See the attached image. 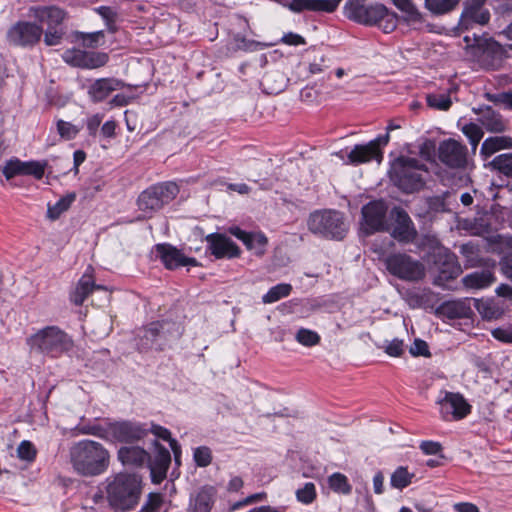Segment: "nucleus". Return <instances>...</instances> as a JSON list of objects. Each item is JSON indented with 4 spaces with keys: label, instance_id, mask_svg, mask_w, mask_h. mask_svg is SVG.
<instances>
[{
    "label": "nucleus",
    "instance_id": "50",
    "mask_svg": "<svg viewBox=\"0 0 512 512\" xmlns=\"http://www.w3.org/2000/svg\"><path fill=\"white\" fill-rule=\"evenodd\" d=\"M409 351L413 356H430V351L427 343L421 339H416L414 343L411 345Z\"/></svg>",
    "mask_w": 512,
    "mask_h": 512
},
{
    "label": "nucleus",
    "instance_id": "46",
    "mask_svg": "<svg viewBox=\"0 0 512 512\" xmlns=\"http://www.w3.org/2000/svg\"><path fill=\"white\" fill-rule=\"evenodd\" d=\"M7 179H11L16 175H24V162L14 159L6 163L2 170Z\"/></svg>",
    "mask_w": 512,
    "mask_h": 512
},
{
    "label": "nucleus",
    "instance_id": "35",
    "mask_svg": "<svg viewBox=\"0 0 512 512\" xmlns=\"http://www.w3.org/2000/svg\"><path fill=\"white\" fill-rule=\"evenodd\" d=\"M492 170L498 171L499 173L511 177L512 176V153H504L493 158L488 164Z\"/></svg>",
    "mask_w": 512,
    "mask_h": 512
},
{
    "label": "nucleus",
    "instance_id": "29",
    "mask_svg": "<svg viewBox=\"0 0 512 512\" xmlns=\"http://www.w3.org/2000/svg\"><path fill=\"white\" fill-rule=\"evenodd\" d=\"M473 302L476 310L483 319L495 320L501 318L504 314L503 307L494 300L473 299Z\"/></svg>",
    "mask_w": 512,
    "mask_h": 512
},
{
    "label": "nucleus",
    "instance_id": "17",
    "mask_svg": "<svg viewBox=\"0 0 512 512\" xmlns=\"http://www.w3.org/2000/svg\"><path fill=\"white\" fill-rule=\"evenodd\" d=\"M387 206L384 201L376 200L369 202L362 208L363 229L371 234L377 231H389L386 221Z\"/></svg>",
    "mask_w": 512,
    "mask_h": 512
},
{
    "label": "nucleus",
    "instance_id": "16",
    "mask_svg": "<svg viewBox=\"0 0 512 512\" xmlns=\"http://www.w3.org/2000/svg\"><path fill=\"white\" fill-rule=\"evenodd\" d=\"M487 0H465L460 15L458 28L460 31H467L474 25L484 26L490 20V12L485 7Z\"/></svg>",
    "mask_w": 512,
    "mask_h": 512
},
{
    "label": "nucleus",
    "instance_id": "58",
    "mask_svg": "<svg viewBox=\"0 0 512 512\" xmlns=\"http://www.w3.org/2000/svg\"><path fill=\"white\" fill-rule=\"evenodd\" d=\"M116 122L113 120L106 121L101 127V133L106 138H112L115 136Z\"/></svg>",
    "mask_w": 512,
    "mask_h": 512
},
{
    "label": "nucleus",
    "instance_id": "45",
    "mask_svg": "<svg viewBox=\"0 0 512 512\" xmlns=\"http://www.w3.org/2000/svg\"><path fill=\"white\" fill-rule=\"evenodd\" d=\"M296 498L303 504H311L316 498L315 485L312 482L306 483L296 491Z\"/></svg>",
    "mask_w": 512,
    "mask_h": 512
},
{
    "label": "nucleus",
    "instance_id": "33",
    "mask_svg": "<svg viewBox=\"0 0 512 512\" xmlns=\"http://www.w3.org/2000/svg\"><path fill=\"white\" fill-rule=\"evenodd\" d=\"M456 87H451L448 93H429L426 101L429 107L441 111H447L452 104L451 94L456 91Z\"/></svg>",
    "mask_w": 512,
    "mask_h": 512
},
{
    "label": "nucleus",
    "instance_id": "5",
    "mask_svg": "<svg viewBox=\"0 0 512 512\" xmlns=\"http://www.w3.org/2000/svg\"><path fill=\"white\" fill-rule=\"evenodd\" d=\"M30 16L46 24L44 42L48 46L58 45L62 41L64 20L63 11L55 6H35L29 9Z\"/></svg>",
    "mask_w": 512,
    "mask_h": 512
},
{
    "label": "nucleus",
    "instance_id": "42",
    "mask_svg": "<svg viewBox=\"0 0 512 512\" xmlns=\"http://www.w3.org/2000/svg\"><path fill=\"white\" fill-rule=\"evenodd\" d=\"M151 432L157 439H161L165 442H167L170 446V448H179L178 442L175 438L172 437L171 432L158 424L152 423L150 428L148 429V432Z\"/></svg>",
    "mask_w": 512,
    "mask_h": 512
},
{
    "label": "nucleus",
    "instance_id": "11",
    "mask_svg": "<svg viewBox=\"0 0 512 512\" xmlns=\"http://www.w3.org/2000/svg\"><path fill=\"white\" fill-rule=\"evenodd\" d=\"M107 450H76L72 456L74 468L83 475H98L108 467Z\"/></svg>",
    "mask_w": 512,
    "mask_h": 512
},
{
    "label": "nucleus",
    "instance_id": "48",
    "mask_svg": "<svg viewBox=\"0 0 512 512\" xmlns=\"http://www.w3.org/2000/svg\"><path fill=\"white\" fill-rule=\"evenodd\" d=\"M492 336L503 343H512V324L495 328L491 331Z\"/></svg>",
    "mask_w": 512,
    "mask_h": 512
},
{
    "label": "nucleus",
    "instance_id": "43",
    "mask_svg": "<svg viewBox=\"0 0 512 512\" xmlns=\"http://www.w3.org/2000/svg\"><path fill=\"white\" fill-rule=\"evenodd\" d=\"M295 339L298 343L307 347L315 346L320 342L318 333L306 328L299 329L295 335Z\"/></svg>",
    "mask_w": 512,
    "mask_h": 512
},
{
    "label": "nucleus",
    "instance_id": "23",
    "mask_svg": "<svg viewBox=\"0 0 512 512\" xmlns=\"http://www.w3.org/2000/svg\"><path fill=\"white\" fill-rule=\"evenodd\" d=\"M209 250L218 259L233 258L239 256L238 246L228 237L221 234H209L206 236Z\"/></svg>",
    "mask_w": 512,
    "mask_h": 512
},
{
    "label": "nucleus",
    "instance_id": "60",
    "mask_svg": "<svg viewBox=\"0 0 512 512\" xmlns=\"http://www.w3.org/2000/svg\"><path fill=\"white\" fill-rule=\"evenodd\" d=\"M454 510L456 512H479V509L476 505L469 503V502H463V503H457L454 505Z\"/></svg>",
    "mask_w": 512,
    "mask_h": 512
},
{
    "label": "nucleus",
    "instance_id": "61",
    "mask_svg": "<svg viewBox=\"0 0 512 512\" xmlns=\"http://www.w3.org/2000/svg\"><path fill=\"white\" fill-rule=\"evenodd\" d=\"M383 482V474L381 472L376 473L373 477V488L376 494H381L383 492Z\"/></svg>",
    "mask_w": 512,
    "mask_h": 512
},
{
    "label": "nucleus",
    "instance_id": "63",
    "mask_svg": "<svg viewBox=\"0 0 512 512\" xmlns=\"http://www.w3.org/2000/svg\"><path fill=\"white\" fill-rule=\"evenodd\" d=\"M496 293L498 296L507 298L512 301V286L508 284H501L496 289Z\"/></svg>",
    "mask_w": 512,
    "mask_h": 512
},
{
    "label": "nucleus",
    "instance_id": "30",
    "mask_svg": "<svg viewBox=\"0 0 512 512\" xmlns=\"http://www.w3.org/2000/svg\"><path fill=\"white\" fill-rule=\"evenodd\" d=\"M96 288L99 287L94 284L92 277L89 275H83L75 289L71 292L70 301L75 305H81Z\"/></svg>",
    "mask_w": 512,
    "mask_h": 512
},
{
    "label": "nucleus",
    "instance_id": "56",
    "mask_svg": "<svg viewBox=\"0 0 512 512\" xmlns=\"http://www.w3.org/2000/svg\"><path fill=\"white\" fill-rule=\"evenodd\" d=\"M103 120V115L95 114L91 116L87 121V128L89 130L90 135H96L99 126L101 125Z\"/></svg>",
    "mask_w": 512,
    "mask_h": 512
},
{
    "label": "nucleus",
    "instance_id": "15",
    "mask_svg": "<svg viewBox=\"0 0 512 512\" xmlns=\"http://www.w3.org/2000/svg\"><path fill=\"white\" fill-rule=\"evenodd\" d=\"M389 134L381 135L371 140L367 144L355 145L348 154V160L351 164H363L372 160L380 163L383 159L382 147L389 142Z\"/></svg>",
    "mask_w": 512,
    "mask_h": 512
},
{
    "label": "nucleus",
    "instance_id": "49",
    "mask_svg": "<svg viewBox=\"0 0 512 512\" xmlns=\"http://www.w3.org/2000/svg\"><path fill=\"white\" fill-rule=\"evenodd\" d=\"M45 165L38 161L24 162V175H32L38 179L44 175Z\"/></svg>",
    "mask_w": 512,
    "mask_h": 512
},
{
    "label": "nucleus",
    "instance_id": "32",
    "mask_svg": "<svg viewBox=\"0 0 512 512\" xmlns=\"http://www.w3.org/2000/svg\"><path fill=\"white\" fill-rule=\"evenodd\" d=\"M37 456V450H10L8 466L13 469H26Z\"/></svg>",
    "mask_w": 512,
    "mask_h": 512
},
{
    "label": "nucleus",
    "instance_id": "52",
    "mask_svg": "<svg viewBox=\"0 0 512 512\" xmlns=\"http://www.w3.org/2000/svg\"><path fill=\"white\" fill-rule=\"evenodd\" d=\"M193 457L196 464L200 467H206L212 460L210 450H194Z\"/></svg>",
    "mask_w": 512,
    "mask_h": 512
},
{
    "label": "nucleus",
    "instance_id": "51",
    "mask_svg": "<svg viewBox=\"0 0 512 512\" xmlns=\"http://www.w3.org/2000/svg\"><path fill=\"white\" fill-rule=\"evenodd\" d=\"M263 496L264 494L263 493H256V494H252L248 497H246L245 499L241 500V501H237L235 503H233L230 508H229V511L230 512H234L244 506H247V505H250V504H253L255 502H258L260 500L263 499Z\"/></svg>",
    "mask_w": 512,
    "mask_h": 512
},
{
    "label": "nucleus",
    "instance_id": "7",
    "mask_svg": "<svg viewBox=\"0 0 512 512\" xmlns=\"http://www.w3.org/2000/svg\"><path fill=\"white\" fill-rule=\"evenodd\" d=\"M385 265L390 274L404 281H419L425 276L424 265L405 253L387 256Z\"/></svg>",
    "mask_w": 512,
    "mask_h": 512
},
{
    "label": "nucleus",
    "instance_id": "41",
    "mask_svg": "<svg viewBox=\"0 0 512 512\" xmlns=\"http://www.w3.org/2000/svg\"><path fill=\"white\" fill-rule=\"evenodd\" d=\"M328 483L330 488L337 493L349 494L351 492V485L344 474L333 473L329 477Z\"/></svg>",
    "mask_w": 512,
    "mask_h": 512
},
{
    "label": "nucleus",
    "instance_id": "1",
    "mask_svg": "<svg viewBox=\"0 0 512 512\" xmlns=\"http://www.w3.org/2000/svg\"><path fill=\"white\" fill-rule=\"evenodd\" d=\"M143 478L137 473L121 472L107 479L106 494L115 511L134 509L141 498Z\"/></svg>",
    "mask_w": 512,
    "mask_h": 512
},
{
    "label": "nucleus",
    "instance_id": "14",
    "mask_svg": "<svg viewBox=\"0 0 512 512\" xmlns=\"http://www.w3.org/2000/svg\"><path fill=\"white\" fill-rule=\"evenodd\" d=\"M434 265L437 270L434 284L438 286H445L462 273L456 255L445 248H439L434 254Z\"/></svg>",
    "mask_w": 512,
    "mask_h": 512
},
{
    "label": "nucleus",
    "instance_id": "8",
    "mask_svg": "<svg viewBox=\"0 0 512 512\" xmlns=\"http://www.w3.org/2000/svg\"><path fill=\"white\" fill-rule=\"evenodd\" d=\"M438 158L441 163L452 169L466 170L473 166L466 145L452 138L440 142Z\"/></svg>",
    "mask_w": 512,
    "mask_h": 512
},
{
    "label": "nucleus",
    "instance_id": "47",
    "mask_svg": "<svg viewBox=\"0 0 512 512\" xmlns=\"http://www.w3.org/2000/svg\"><path fill=\"white\" fill-rule=\"evenodd\" d=\"M162 503L163 497L160 493H149L141 510L142 512H159Z\"/></svg>",
    "mask_w": 512,
    "mask_h": 512
},
{
    "label": "nucleus",
    "instance_id": "22",
    "mask_svg": "<svg viewBox=\"0 0 512 512\" xmlns=\"http://www.w3.org/2000/svg\"><path fill=\"white\" fill-rule=\"evenodd\" d=\"M108 55L104 52L76 50L71 55H66V62L73 66L96 69L104 66L108 62Z\"/></svg>",
    "mask_w": 512,
    "mask_h": 512
},
{
    "label": "nucleus",
    "instance_id": "31",
    "mask_svg": "<svg viewBox=\"0 0 512 512\" xmlns=\"http://www.w3.org/2000/svg\"><path fill=\"white\" fill-rule=\"evenodd\" d=\"M494 281V274L490 270L477 271L466 275L462 279L464 286L470 289H483L490 286Z\"/></svg>",
    "mask_w": 512,
    "mask_h": 512
},
{
    "label": "nucleus",
    "instance_id": "25",
    "mask_svg": "<svg viewBox=\"0 0 512 512\" xmlns=\"http://www.w3.org/2000/svg\"><path fill=\"white\" fill-rule=\"evenodd\" d=\"M473 112L478 114L482 127L490 133H502L506 130L507 124L502 115L490 106L474 108Z\"/></svg>",
    "mask_w": 512,
    "mask_h": 512
},
{
    "label": "nucleus",
    "instance_id": "36",
    "mask_svg": "<svg viewBox=\"0 0 512 512\" xmlns=\"http://www.w3.org/2000/svg\"><path fill=\"white\" fill-rule=\"evenodd\" d=\"M292 286L288 283L277 284L269 289V291L262 297V302L271 304L279 301L290 295Z\"/></svg>",
    "mask_w": 512,
    "mask_h": 512
},
{
    "label": "nucleus",
    "instance_id": "53",
    "mask_svg": "<svg viewBox=\"0 0 512 512\" xmlns=\"http://www.w3.org/2000/svg\"><path fill=\"white\" fill-rule=\"evenodd\" d=\"M386 33L393 31L396 28V16L387 11V15L377 23Z\"/></svg>",
    "mask_w": 512,
    "mask_h": 512
},
{
    "label": "nucleus",
    "instance_id": "9",
    "mask_svg": "<svg viewBox=\"0 0 512 512\" xmlns=\"http://www.w3.org/2000/svg\"><path fill=\"white\" fill-rule=\"evenodd\" d=\"M103 431L102 437L123 443L139 441L147 436L148 429L141 423L133 421L108 422L105 428H97Z\"/></svg>",
    "mask_w": 512,
    "mask_h": 512
},
{
    "label": "nucleus",
    "instance_id": "24",
    "mask_svg": "<svg viewBox=\"0 0 512 512\" xmlns=\"http://www.w3.org/2000/svg\"><path fill=\"white\" fill-rule=\"evenodd\" d=\"M472 313L470 301L468 299L452 300L443 302L435 309V314L439 318L460 319L468 318Z\"/></svg>",
    "mask_w": 512,
    "mask_h": 512
},
{
    "label": "nucleus",
    "instance_id": "40",
    "mask_svg": "<svg viewBox=\"0 0 512 512\" xmlns=\"http://www.w3.org/2000/svg\"><path fill=\"white\" fill-rule=\"evenodd\" d=\"M423 455L427 459L420 460L421 464H425L431 468L442 466L446 464L451 458L444 455L443 450H422Z\"/></svg>",
    "mask_w": 512,
    "mask_h": 512
},
{
    "label": "nucleus",
    "instance_id": "64",
    "mask_svg": "<svg viewBox=\"0 0 512 512\" xmlns=\"http://www.w3.org/2000/svg\"><path fill=\"white\" fill-rule=\"evenodd\" d=\"M502 271L507 278L512 280V257L507 258L502 263Z\"/></svg>",
    "mask_w": 512,
    "mask_h": 512
},
{
    "label": "nucleus",
    "instance_id": "4",
    "mask_svg": "<svg viewBox=\"0 0 512 512\" xmlns=\"http://www.w3.org/2000/svg\"><path fill=\"white\" fill-rule=\"evenodd\" d=\"M422 172H427V169L417 159L400 157L393 163L391 177L401 190L412 193L420 190L424 185Z\"/></svg>",
    "mask_w": 512,
    "mask_h": 512
},
{
    "label": "nucleus",
    "instance_id": "59",
    "mask_svg": "<svg viewBox=\"0 0 512 512\" xmlns=\"http://www.w3.org/2000/svg\"><path fill=\"white\" fill-rule=\"evenodd\" d=\"M86 159V153L83 150H77L74 152L73 155V168L71 171L74 172V175H77L79 170V166L85 161Z\"/></svg>",
    "mask_w": 512,
    "mask_h": 512
},
{
    "label": "nucleus",
    "instance_id": "18",
    "mask_svg": "<svg viewBox=\"0 0 512 512\" xmlns=\"http://www.w3.org/2000/svg\"><path fill=\"white\" fill-rule=\"evenodd\" d=\"M444 396L438 399L440 413L444 420H460L466 417L471 406L460 393L444 392Z\"/></svg>",
    "mask_w": 512,
    "mask_h": 512
},
{
    "label": "nucleus",
    "instance_id": "20",
    "mask_svg": "<svg viewBox=\"0 0 512 512\" xmlns=\"http://www.w3.org/2000/svg\"><path fill=\"white\" fill-rule=\"evenodd\" d=\"M157 255L168 269H175L181 266H197L195 258L184 256L180 250L169 244H158L156 246Z\"/></svg>",
    "mask_w": 512,
    "mask_h": 512
},
{
    "label": "nucleus",
    "instance_id": "55",
    "mask_svg": "<svg viewBox=\"0 0 512 512\" xmlns=\"http://www.w3.org/2000/svg\"><path fill=\"white\" fill-rule=\"evenodd\" d=\"M403 352V341L394 339L386 347V353L393 357H398Z\"/></svg>",
    "mask_w": 512,
    "mask_h": 512
},
{
    "label": "nucleus",
    "instance_id": "37",
    "mask_svg": "<svg viewBox=\"0 0 512 512\" xmlns=\"http://www.w3.org/2000/svg\"><path fill=\"white\" fill-rule=\"evenodd\" d=\"M463 134L469 139L473 154L475 153L480 140L484 136L482 127L475 123H468L462 127Z\"/></svg>",
    "mask_w": 512,
    "mask_h": 512
},
{
    "label": "nucleus",
    "instance_id": "3",
    "mask_svg": "<svg viewBox=\"0 0 512 512\" xmlns=\"http://www.w3.org/2000/svg\"><path fill=\"white\" fill-rule=\"evenodd\" d=\"M308 229L315 235L340 240L348 230L343 214L336 210H317L308 218Z\"/></svg>",
    "mask_w": 512,
    "mask_h": 512
},
{
    "label": "nucleus",
    "instance_id": "28",
    "mask_svg": "<svg viewBox=\"0 0 512 512\" xmlns=\"http://www.w3.org/2000/svg\"><path fill=\"white\" fill-rule=\"evenodd\" d=\"M512 148V138L510 136H494L484 140L480 148V155L487 159L494 153Z\"/></svg>",
    "mask_w": 512,
    "mask_h": 512
},
{
    "label": "nucleus",
    "instance_id": "57",
    "mask_svg": "<svg viewBox=\"0 0 512 512\" xmlns=\"http://www.w3.org/2000/svg\"><path fill=\"white\" fill-rule=\"evenodd\" d=\"M282 42L287 45H293V46L305 44V40L301 35H298V34H295L292 32L285 34L282 37Z\"/></svg>",
    "mask_w": 512,
    "mask_h": 512
},
{
    "label": "nucleus",
    "instance_id": "44",
    "mask_svg": "<svg viewBox=\"0 0 512 512\" xmlns=\"http://www.w3.org/2000/svg\"><path fill=\"white\" fill-rule=\"evenodd\" d=\"M395 6L408 14L410 22H421L422 15L410 2V0H392Z\"/></svg>",
    "mask_w": 512,
    "mask_h": 512
},
{
    "label": "nucleus",
    "instance_id": "26",
    "mask_svg": "<svg viewBox=\"0 0 512 512\" xmlns=\"http://www.w3.org/2000/svg\"><path fill=\"white\" fill-rule=\"evenodd\" d=\"M340 2L341 0H291L288 8L295 13L303 11L331 13L336 10Z\"/></svg>",
    "mask_w": 512,
    "mask_h": 512
},
{
    "label": "nucleus",
    "instance_id": "38",
    "mask_svg": "<svg viewBox=\"0 0 512 512\" xmlns=\"http://www.w3.org/2000/svg\"><path fill=\"white\" fill-rule=\"evenodd\" d=\"M267 243V237L263 233H249L245 246L249 250H253L256 255L261 256L265 252Z\"/></svg>",
    "mask_w": 512,
    "mask_h": 512
},
{
    "label": "nucleus",
    "instance_id": "19",
    "mask_svg": "<svg viewBox=\"0 0 512 512\" xmlns=\"http://www.w3.org/2000/svg\"><path fill=\"white\" fill-rule=\"evenodd\" d=\"M391 236L401 242H411L416 237V229L408 213L399 207L390 212Z\"/></svg>",
    "mask_w": 512,
    "mask_h": 512
},
{
    "label": "nucleus",
    "instance_id": "62",
    "mask_svg": "<svg viewBox=\"0 0 512 512\" xmlns=\"http://www.w3.org/2000/svg\"><path fill=\"white\" fill-rule=\"evenodd\" d=\"M243 480L238 477H232L228 483L227 489L229 492H238L243 487Z\"/></svg>",
    "mask_w": 512,
    "mask_h": 512
},
{
    "label": "nucleus",
    "instance_id": "10",
    "mask_svg": "<svg viewBox=\"0 0 512 512\" xmlns=\"http://www.w3.org/2000/svg\"><path fill=\"white\" fill-rule=\"evenodd\" d=\"M42 34L41 25L29 21H17L7 29L5 40L10 46L27 48L36 45Z\"/></svg>",
    "mask_w": 512,
    "mask_h": 512
},
{
    "label": "nucleus",
    "instance_id": "39",
    "mask_svg": "<svg viewBox=\"0 0 512 512\" xmlns=\"http://www.w3.org/2000/svg\"><path fill=\"white\" fill-rule=\"evenodd\" d=\"M414 477L413 473H409L405 467H398L391 475V486L397 489H403L411 484Z\"/></svg>",
    "mask_w": 512,
    "mask_h": 512
},
{
    "label": "nucleus",
    "instance_id": "34",
    "mask_svg": "<svg viewBox=\"0 0 512 512\" xmlns=\"http://www.w3.org/2000/svg\"><path fill=\"white\" fill-rule=\"evenodd\" d=\"M461 0H424L425 8L433 15H444L453 11Z\"/></svg>",
    "mask_w": 512,
    "mask_h": 512
},
{
    "label": "nucleus",
    "instance_id": "54",
    "mask_svg": "<svg viewBox=\"0 0 512 512\" xmlns=\"http://www.w3.org/2000/svg\"><path fill=\"white\" fill-rule=\"evenodd\" d=\"M64 212V197H61L54 206H48L47 217L50 220L58 219Z\"/></svg>",
    "mask_w": 512,
    "mask_h": 512
},
{
    "label": "nucleus",
    "instance_id": "6",
    "mask_svg": "<svg viewBox=\"0 0 512 512\" xmlns=\"http://www.w3.org/2000/svg\"><path fill=\"white\" fill-rule=\"evenodd\" d=\"M178 193L179 187L175 182L160 183L144 190L137 204L142 212L150 215L175 199Z\"/></svg>",
    "mask_w": 512,
    "mask_h": 512
},
{
    "label": "nucleus",
    "instance_id": "12",
    "mask_svg": "<svg viewBox=\"0 0 512 512\" xmlns=\"http://www.w3.org/2000/svg\"><path fill=\"white\" fill-rule=\"evenodd\" d=\"M28 344L33 350L51 354L52 356L61 355L64 345V333L56 326H48L32 335L28 339Z\"/></svg>",
    "mask_w": 512,
    "mask_h": 512
},
{
    "label": "nucleus",
    "instance_id": "13",
    "mask_svg": "<svg viewBox=\"0 0 512 512\" xmlns=\"http://www.w3.org/2000/svg\"><path fill=\"white\" fill-rule=\"evenodd\" d=\"M345 14L358 23L375 25L387 15V8L382 4L365 5L359 0H349L345 5Z\"/></svg>",
    "mask_w": 512,
    "mask_h": 512
},
{
    "label": "nucleus",
    "instance_id": "21",
    "mask_svg": "<svg viewBox=\"0 0 512 512\" xmlns=\"http://www.w3.org/2000/svg\"><path fill=\"white\" fill-rule=\"evenodd\" d=\"M216 498L217 489L215 486H201L190 496L188 512H211Z\"/></svg>",
    "mask_w": 512,
    "mask_h": 512
},
{
    "label": "nucleus",
    "instance_id": "2",
    "mask_svg": "<svg viewBox=\"0 0 512 512\" xmlns=\"http://www.w3.org/2000/svg\"><path fill=\"white\" fill-rule=\"evenodd\" d=\"M118 459L124 466H147L152 482L159 484L166 477L171 455L169 450H118Z\"/></svg>",
    "mask_w": 512,
    "mask_h": 512
},
{
    "label": "nucleus",
    "instance_id": "27",
    "mask_svg": "<svg viewBox=\"0 0 512 512\" xmlns=\"http://www.w3.org/2000/svg\"><path fill=\"white\" fill-rule=\"evenodd\" d=\"M125 84L115 78H101L94 81L88 89V94L94 102L105 100L112 92L122 89Z\"/></svg>",
    "mask_w": 512,
    "mask_h": 512
}]
</instances>
